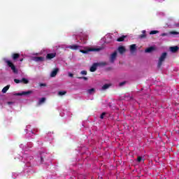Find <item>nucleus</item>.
Masks as SVG:
<instances>
[{
  "label": "nucleus",
  "mask_w": 179,
  "mask_h": 179,
  "mask_svg": "<svg viewBox=\"0 0 179 179\" xmlns=\"http://www.w3.org/2000/svg\"><path fill=\"white\" fill-rule=\"evenodd\" d=\"M169 34H173V36H176L177 34H179V32L176 31H170L169 34L168 33H163L161 34L162 37H165V36H169Z\"/></svg>",
  "instance_id": "6e6552de"
},
{
  "label": "nucleus",
  "mask_w": 179,
  "mask_h": 179,
  "mask_svg": "<svg viewBox=\"0 0 179 179\" xmlns=\"http://www.w3.org/2000/svg\"><path fill=\"white\" fill-rule=\"evenodd\" d=\"M59 71V69H55L50 73V77L51 78H55V76H57V73H58V71Z\"/></svg>",
  "instance_id": "9d476101"
},
{
  "label": "nucleus",
  "mask_w": 179,
  "mask_h": 179,
  "mask_svg": "<svg viewBox=\"0 0 179 179\" xmlns=\"http://www.w3.org/2000/svg\"><path fill=\"white\" fill-rule=\"evenodd\" d=\"M78 79H84V80H87V77H78Z\"/></svg>",
  "instance_id": "72a5a7b5"
},
{
  "label": "nucleus",
  "mask_w": 179,
  "mask_h": 179,
  "mask_svg": "<svg viewBox=\"0 0 179 179\" xmlns=\"http://www.w3.org/2000/svg\"><path fill=\"white\" fill-rule=\"evenodd\" d=\"M167 57V53L164 52L162 53V55H161V57L159 59L158 61V68H160V66H162L163 62H164V59H166V57Z\"/></svg>",
  "instance_id": "20e7f679"
},
{
  "label": "nucleus",
  "mask_w": 179,
  "mask_h": 179,
  "mask_svg": "<svg viewBox=\"0 0 179 179\" xmlns=\"http://www.w3.org/2000/svg\"><path fill=\"white\" fill-rule=\"evenodd\" d=\"M38 164H41L43 163V155H40V156L37 159Z\"/></svg>",
  "instance_id": "a211bd4d"
},
{
  "label": "nucleus",
  "mask_w": 179,
  "mask_h": 179,
  "mask_svg": "<svg viewBox=\"0 0 179 179\" xmlns=\"http://www.w3.org/2000/svg\"><path fill=\"white\" fill-rule=\"evenodd\" d=\"M80 47V46L78 45H69L67 48H70L71 50H78L79 49Z\"/></svg>",
  "instance_id": "ddd939ff"
},
{
  "label": "nucleus",
  "mask_w": 179,
  "mask_h": 179,
  "mask_svg": "<svg viewBox=\"0 0 179 179\" xmlns=\"http://www.w3.org/2000/svg\"><path fill=\"white\" fill-rule=\"evenodd\" d=\"M124 85H125V83H122L120 84V86H124Z\"/></svg>",
  "instance_id": "a19ab883"
},
{
  "label": "nucleus",
  "mask_w": 179,
  "mask_h": 179,
  "mask_svg": "<svg viewBox=\"0 0 179 179\" xmlns=\"http://www.w3.org/2000/svg\"><path fill=\"white\" fill-rule=\"evenodd\" d=\"M14 82L15 83H22V80H17V79H14Z\"/></svg>",
  "instance_id": "c756f323"
},
{
  "label": "nucleus",
  "mask_w": 179,
  "mask_h": 179,
  "mask_svg": "<svg viewBox=\"0 0 179 179\" xmlns=\"http://www.w3.org/2000/svg\"><path fill=\"white\" fill-rule=\"evenodd\" d=\"M41 87H43V86L45 87L47 85L45 83H41L40 84Z\"/></svg>",
  "instance_id": "e433bc0d"
},
{
  "label": "nucleus",
  "mask_w": 179,
  "mask_h": 179,
  "mask_svg": "<svg viewBox=\"0 0 179 179\" xmlns=\"http://www.w3.org/2000/svg\"><path fill=\"white\" fill-rule=\"evenodd\" d=\"M29 129H30V126H27V129H25V131L27 132H31V134H33V131H30Z\"/></svg>",
  "instance_id": "cd10ccee"
},
{
  "label": "nucleus",
  "mask_w": 179,
  "mask_h": 179,
  "mask_svg": "<svg viewBox=\"0 0 179 179\" xmlns=\"http://www.w3.org/2000/svg\"><path fill=\"white\" fill-rule=\"evenodd\" d=\"M155 50V48L150 47L145 50V52H152V51Z\"/></svg>",
  "instance_id": "412c9836"
},
{
  "label": "nucleus",
  "mask_w": 179,
  "mask_h": 179,
  "mask_svg": "<svg viewBox=\"0 0 179 179\" xmlns=\"http://www.w3.org/2000/svg\"><path fill=\"white\" fill-rule=\"evenodd\" d=\"M17 58H19V54L13 55V59H17Z\"/></svg>",
  "instance_id": "bb28decb"
},
{
  "label": "nucleus",
  "mask_w": 179,
  "mask_h": 179,
  "mask_svg": "<svg viewBox=\"0 0 179 179\" xmlns=\"http://www.w3.org/2000/svg\"><path fill=\"white\" fill-rule=\"evenodd\" d=\"M110 86H111V84H105L102 87V90H107V89H108V87H110Z\"/></svg>",
  "instance_id": "aec40b11"
},
{
  "label": "nucleus",
  "mask_w": 179,
  "mask_h": 179,
  "mask_svg": "<svg viewBox=\"0 0 179 179\" xmlns=\"http://www.w3.org/2000/svg\"><path fill=\"white\" fill-rule=\"evenodd\" d=\"M20 148L22 150H29V148H27V147H26L24 145L21 144L20 145Z\"/></svg>",
  "instance_id": "4be33fe9"
},
{
  "label": "nucleus",
  "mask_w": 179,
  "mask_h": 179,
  "mask_svg": "<svg viewBox=\"0 0 179 179\" xmlns=\"http://www.w3.org/2000/svg\"><path fill=\"white\" fill-rule=\"evenodd\" d=\"M4 62L7 64L8 66L11 69L14 73H17V69H16V67L15 66V65H13V63H12V62L6 58L4 59Z\"/></svg>",
  "instance_id": "7ed1b4c3"
},
{
  "label": "nucleus",
  "mask_w": 179,
  "mask_h": 179,
  "mask_svg": "<svg viewBox=\"0 0 179 179\" xmlns=\"http://www.w3.org/2000/svg\"><path fill=\"white\" fill-rule=\"evenodd\" d=\"M104 115H106V113H103L101 115L100 118H101V120H103V118H104Z\"/></svg>",
  "instance_id": "473e14b6"
},
{
  "label": "nucleus",
  "mask_w": 179,
  "mask_h": 179,
  "mask_svg": "<svg viewBox=\"0 0 179 179\" xmlns=\"http://www.w3.org/2000/svg\"><path fill=\"white\" fill-rule=\"evenodd\" d=\"M45 103V98H41L39 101H38V104L41 105L43 103Z\"/></svg>",
  "instance_id": "5701e85b"
},
{
  "label": "nucleus",
  "mask_w": 179,
  "mask_h": 179,
  "mask_svg": "<svg viewBox=\"0 0 179 179\" xmlns=\"http://www.w3.org/2000/svg\"><path fill=\"white\" fill-rule=\"evenodd\" d=\"M9 87H10V85H6L4 87L2 90V93H6L8 90H9Z\"/></svg>",
  "instance_id": "f3484780"
},
{
  "label": "nucleus",
  "mask_w": 179,
  "mask_h": 179,
  "mask_svg": "<svg viewBox=\"0 0 179 179\" xmlns=\"http://www.w3.org/2000/svg\"><path fill=\"white\" fill-rule=\"evenodd\" d=\"M32 61H35V62H43L44 61V57H33Z\"/></svg>",
  "instance_id": "0eeeda50"
},
{
  "label": "nucleus",
  "mask_w": 179,
  "mask_h": 179,
  "mask_svg": "<svg viewBox=\"0 0 179 179\" xmlns=\"http://www.w3.org/2000/svg\"><path fill=\"white\" fill-rule=\"evenodd\" d=\"M87 35H84L81 38V43H83V44H86L87 41Z\"/></svg>",
  "instance_id": "f8f14e48"
},
{
  "label": "nucleus",
  "mask_w": 179,
  "mask_h": 179,
  "mask_svg": "<svg viewBox=\"0 0 179 179\" xmlns=\"http://www.w3.org/2000/svg\"><path fill=\"white\" fill-rule=\"evenodd\" d=\"M142 33H143V34H145L146 33V31L143 30V31H142Z\"/></svg>",
  "instance_id": "79ce46f5"
},
{
  "label": "nucleus",
  "mask_w": 179,
  "mask_h": 179,
  "mask_svg": "<svg viewBox=\"0 0 179 179\" xmlns=\"http://www.w3.org/2000/svg\"><path fill=\"white\" fill-rule=\"evenodd\" d=\"M23 82V83H24L25 85H27V83H29V80H27V78H23L22 80H21V83Z\"/></svg>",
  "instance_id": "393cba45"
},
{
  "label": "nucleus",
  "mask_w": 179,
  "mask_h": 179,
  "mask_svg": "<svg viewBox=\"0 0 179 179\" xmlns=\"http://www.w3.org/2000/svg\"><path fill=\"white\" fill-rule=\"evenodd\" d=\"M103 47L101 48H89V47H85L84 48V50H80V52H82L83 54H87L88 52H99L103 50Z\"/></svg>",
  "instance_id": "f257e3e1"
},
{
  "label": "nucleus",
  "mask_w": 179,
  "mask_h": 179,
  "mask_svg": "<svg viewBox=\"0 0 179 179\" xmlns=\"http://www.w3.org/2000/svg\"><path fill=\"white\" fill-rule=\"evenodd\" d=\"M58 94H59V96H64V95L66 94V92L60 91V92H59Z\"/></svg>",
  "instance_id": "a878e982"
},
{
  "label": "nucleus",
  "mask_w": 179,
  "mask_h": 179,
  "mask_svg": "<svg viewBox=\"0 0 179 179\" xmlns=\"http://www.w3.org/2000/svg\"><path fill=\"white\" fill-rule=\"evenodd\" d=\"M7 103L8 104V106H10V104H13V102L9 101V102H8Z\"/></svg>",
  "instance_id": "ea45409f"
},
{
  "label": "nucleus",
  "mask_w": 179,
  "mask_h": 179,
  "mask_svg": "<svg viewBox=\"0 0 179 179\" xmlns=\"http://www.w3.org/2000/svg\"><path fill=\"white\" fill-rule=\"evenodd\" d=\"M118 51L120 54H124V52H125V48L124 46H120L118 48Z\"/></svg>",
  "instance_id": "2eb2a0df"
},
{
  "label": "nucleus",
  "mask_w": 179,
  "mask_h": 179,
  "mask_svg": "<svg viewBox=\"0 0 179 179\" xmlns=\"http://www.w3.org/2000/svg\"><path fill=\"white\" fill-rule=\"evenodd\" d=\"M145 37H146V35H145V34L141 35V38H145Z\"/></svg>",
  "instance_id": "58836bf2"
},
{
  "label": "nucleus",
  "mask_w": 179,
  "mask_h": 179,
  "mask_svg": "<svg viewBox=\"0 0 179 179\" xmlns=\"http://www.w3.org/2000/svg\"><path fill=\"white\" fill-rule=\"evenodd\" d=\"M17 176V173H13L12 177H13V178H16Z\"/></svg>",
  "instance_id": "2f4dec72"
},
{
  "label": "nucleus",
  "mask_w": 179,
  "mask_h": 179,
  "mask_svg": "<svg viewBox=\"0 0 179 179\" xmlns=\"http://www.w3.org/2000/svg\"><path fill=\"white\" fill-rule=\"evenodd\" d=\"M31 93H33V91L29 90V91H27V92H22L21 93H15L13 94H14V96H29V94H31Z\"/></svg>",
  "instance_id": "423d86ee"
},
{
  "label": "nucleus",
  "mask_w": 179,
  "mask_h": 179,
  "mask_svg": "<svg viewBox=\"0 0 179 179\" xmlns=\"http://www.w3.org/2000/svg\"><path fill=\"white\" fill-rule=\"evenodd\" d=\"M157 33H159V31H151L150 34H157Z\"/></svg>",
  "instance_id": "c85d7f7f"
},
{
  "label": "nucleus",
  "mask_w": 179,
  "mask_h": 179,
  "mask_svg": "<svg viewBox=\"0 0 179 179\" xmlns=\"http://www.w3.org/2000/svg\"><path fill=\"white\" fill-rule=\"evenodd\" d=\"M96 90H94V88H92L87 90L89 94H94Z\"/></svg>",
  "instance_id": "6ab92c4d"
},
{
  "label": "nucleus",
  "mask_w": 179,
  "mask_h": 179,
  "mask_svg": "<svg viewBox=\"0 0 179 179\" xmlns=\"http://www.w3.org/2000/svg\"><path fill=\"white\" fill-rule=\"evenodd\" d=\"M125 37H127V36H122L118 38L117 39V41H124V40H125Z\"/></svg>",
  "instance_id": "b1692460"
},
{
  "label": "nucleus",
  "mask_w": 179,
  "mask_h": 179,
  "mask_svg": "<svg viewBox=\"0 0 179 179\" xmlns=\"http://www.w3.org/2000/svg\"><path fill=\"white\" fill-rule=\"evenodd\" d=\"M27 146H28V148H31L32 145L31 143H29Z\"/></svg>",
  "instance_id": "4c0bfd02"
},
{
  "label": "nucleus",
  "mask_w": 179,
  "mask_h": 179,
  "mask_svg": "<svg viewBox=\"0 0 179 179\" xmlns=\"http://www.w3.org/2000/svg\"><path fill=\"white\" fill-rule=\"evenodd\" d=\"M105 65H107V63L103 62H99V63H94L90 68V71L96 72V70L97 69V66H104Z\"/></svg>",
  "instance_id": "f03ea898"
},
{
  "label": "nucleus",
  "mask_w": 179,
  "mask_h": 179,
  "mask_svg": "<svg viewBox=\"0 0 179 179\" xmlns=\"http://www.w3.org/2000/svg\"><path fill=\"white\" fill-rule=\"evenodd\" d=\"M170 51H171V52H177V51H178V46L171 47Z\"/></svg>",
  "instance_id": "4468645a"
},
{
  "label": "nucleus",
  "mask_w": 179,
  "mask_h": 179,
  "mask_svg": "<svg viewBox=\"0 0 179 179\" xmlns=\"http://www.w3.org/2000/svg\"><path fill=\"white\" fill-rule=\"evenodd\" d=\"M69 76L70 78H73V73H69Z\"/></svg>",
  "instance_id": "c9c22d12"
},
{
  "label": "nucleus",
  "mask_w": 179,
  "mask_h": 179,
  "mask_svg": "<svg viewBox=\"0 0 179 179\" xmlns=\"http://www.w3.org/2000/svg\"><path fill=\"white\" fill-rule=\"evenodd\" d=\"M137 160L138 162H141V160H143L141 157H138Z\"/></svg>",
  "instance_id": "f704fd0d"
},
{
  "label": "nucleus",
  "mask_w": 179,
  "mask_h": 179,
  "mask_svg": "<svg viewBox=\"0 0 179 179\" xmlns=\"http://www.w3.org/2000/svg\"><path fill=\"white\" fill-rule=\"evenodd\" d=\"M23 159H25L24 162L25 163L26 166L27 167L30 166V160H31V159H33V157H31V156L27 157V156H26V155H24Z\"/></svg>",
  "instance_id": "39448f33"
},
{
  "label": "nucleus",
  "mask_w": 179,
  "mask_h": 179,
  "mask_svg": "<svg viewBox=\"0 0 179 179\" xmlns=\"http://www.w3.org/2000/svg\"><path fill=\"white\" fill-rule=\"evenodd\" d=\"M57 53H49L47 55L48 59H52V58H55Z\"/></svg>",
  "instance_id": "9b49d317"
},
{
  "label": "nucleus",
  "mask_w": 179,
  "mask_h": 179,
  "mask_svg": "<svg viewBox=\"0 0 179 179\" xmlns=\"http://www.w3.org/2000/svg\"><path fill=\"white\" fill-rule=\"evenodd\" d=\"M135 50H136V44H133V45H130L131 52H135Z\"/></svg>",
  "instance_id": "dca6fc26"
},
{
  "label": "nucleus",
  "mask_w": 179,
  "mask_h": 179,
  "mask_svg": "<svg viewBox=\"0 0 179 179\" xmlns=\"http://www.w3.org/2000/svg\"><path fill=\"white\" fill-rule=\"evenodd\" d=\"M80 75H87V71H82L80 72Z\"/></svg>",
  "instance_id": "7c9ffc66"
},
{
  "label": "nucleus",
  "mask_w": 179,
  "mask_h": 179,
  "mask_svg": "<svg viewBox=\"0 0 179 179\" xmlns=\"http://www.w3.org/2000/svg\"><path fill=\"white\" fill-rule=\"evenodd\" d=\"M22 61H23V59H20V62H22Z\"/></svg>",
  "instance_id": "37998d69"
},
{
  "label": "nucleus",
  "mask_w": 179,
  "mask_h": 179,
  "mask_svg": "<svg viewBox=\"0 0 179 179\" xmlns=\"http://www.w3.org/2000/svg\"><path fill=\"white\" fill-rule=\"evenodd\" d=\"M115 58H117V52H114L110 55V62H114V61H115Z\"/></svg>",
  "instance_id": "1a4fd4ad"
}]
</instances>
